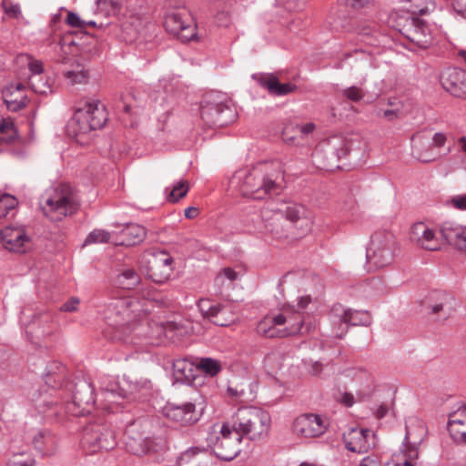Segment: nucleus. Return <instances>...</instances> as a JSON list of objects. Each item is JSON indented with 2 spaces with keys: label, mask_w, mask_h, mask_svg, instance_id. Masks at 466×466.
Listing matches in <instances>:
<instances>
[{
  "label": "nucleus",
  "mask_w": 466,
  "mask_h": 466,
  "mask_svg": "<svg viewBox=\"0 0 466 466\" xmlns=\"http://www.w3.org/2000/svg\"><path fill=\"white\" fill-rule=\"evenodd\" d=\"M284 171L279 161L258 163L248 170L237 171L230 180L244 197L265 199L282 189Z\"/></svg>",
  "instance_id": "f257e3e1"
},
{
  "label": "nucleus",
  "mask_w": 466,
  "mask_h": 466,
  "mask_svg": "<svg viewBox=\"0 0 466 466\" xmlns=\"http://www.w3.org/2000/svg\"><path fill=\"white\" fill-rule=\"evenodd\" d=\"M107 121L105 106L96 99L86 100L82 107L76 110L66 126L67 136L78 144L86 145L93 132L102 128Z\"/></svg>",
  "instance_id": "f03ea898"
},
{
  "label": "nucleus",
  "mask_w": 466,
  "mask_h": 466,
  "mask_svg": "<svg viewBox=\"0 0 466 466\" xmlns=\"http://www.w3.org/2000/svg\"><path fill=\"white\" fill-rule=\"evenodd\" d=\"M314 329L315 326L311 322L305 323L302 313L291 306L285 307L276 316L264 318L257 327L258 333L267 338L306 335Z\"/></svg>",
  "instance_id": "7ed1b4c3"
},
{
  "label": "nucleus",
  "mask_w": 466,
  "mask_h": 466,
  "mask_svg": "<svg viewBox=\"0 0 466 466\" xmlns=\"http://www.w3.org/2000/svg\"><path fill=\"white\" fill-rule=\"evenodd\" d=\"M242 435L228 423L213 424L207 435L208 447L217 458L222 461H232L240 452Z\"/></svg>",
  "instance_id": "20e7f679"
},
{
  "label": "nucleus",
  "mask_w": 466,
  "mask_h": 466,
  "mask_svg": "<svg viewBox=\"0 0 466 466\" xmlns=\"http://www.w3.org/2000/svg\"><path fill=\"white\" fill-rule=\"evenodd\" d=\"M270 424L271 418L269 413L257 407L238 410L233 423L234 429L242 437L245 435L251 441L266 437L269 431Z\"/></svg>",
  "instance_id": "39448f33"
},
{
  "label": "nucleus",
  "mask_w": 466,
  "mask_h": 466,
  "mask_svg": "<svg viewBox=\"0 0 466 466\" xmlns=\"http://www.w3.org/2000/svg\"><path fill=\"white\" fill-rule=\"evenodd\" d=\"M79 208V203L71 186L59 185L42 206V210L46 218L52 221H60L64 217L75 214Z\"/></svg>",
  "instance_id": "423d86ee"
},
{
  "label": "nucleus",
  "mask_w": 466,
  "mask_h": 466,
  "mask_svg": "<svg viewBox=\"0 0 466 466\" xmlns=\"http://www.w3.org/2000/svg\"><path fill=\"white\" fill-rule=\"evenodd\" d=\"M200 116L208 127H223L236 119L235 110L217 93L207 95L201 104Z\"/></svg>",
  "instance_id": "0eeeda50"
},
{
  "label": "nucleus",
  "mask_w": 466,
  "mask_h": 466,
  "mask_svg": "<svg viewBox=\"0 0 466 466\" xmlns=\"http://www.w3.org/2000/svg\"><path fill=\"white\" fill-rule=\"evenodd\" d=\"M395 250L394 235L385 230L377 231L371 236L367 248V262L374 268H384L392 263Z\"/></svg>",
  "instance_id": "6e6552de"
},
{
  "label": "nucleus",
  "mask_w": 466,
  "mask_h": 466,
  "mask_svg": "<svg viewBox=\"0 0 466 466\" xmlns=\"http://www.w3.org/2000/svg\"><path fill=\"white\" fill-rule=\"evenodd\" d=\"M333 326L331 336L341 339L348 330V326H368L371 318L368 311L352 310L344 308L341 304H335L329 314Z\"/></svg>",
  "instance_id": "1a4fd4ad"
},
{
  "label": "nucleus",
  "mask_w": 466,
  "mask_h": 466,
  "mask_svg": "<svg viewBox=\"0 0 466 466\" xmlns=\"http://www.w3.org/2000/svg\"><path fill=\"white\" fill-rule=\"evenodd\" d=\"M131 303L127 299H116L111 301L104 310V319L115 330V339H122L123 335L130 329V323L134 319L130 309Z\"/></svg>",
  "instance_id": "9d476101"
},
{
  "label": "nucleus",
  "mask_w": 466,
  "mask_h": 466,
  "mask_svg": "<svg viewBox=\"0 0 466 466\" xmlns=\"http://www.w3.org/2000/svg\"><path fill=\"white\" fill-rule=\"evenodd\" d=\"M81 444L87 452L95 453L114 449L116 441L114 432L106 425L96 422L85 427Z\"/></svg>",
  "instance_id": "9b49d317"
},
{
  "label": "nucleus",
  "mask_w": 466,
  "mask_h": 466,
  "mask_svg": "<svg viewBox=\"0 0 466 466\" xmlns=\"http://www.w3.org/2000/svg\"><path fill=\"white\" fill-rule=\"evenodd\" d=\"M148 427V421L144 419L136 420L127 427L126 447L130 453L142 456L151 451L153 441L147 436Z\"/></svg>",
  "instance_id": "f8f14e48"
},
{
  "label": "nucleus",
  "mask_w": 466,
  "mask_h": 466,
  "mask_svg": "<svg viewBox=\"0 0 466 466\" xmlns=\"http://www.w3.org/2000/svg\"><path fill=\"white\" fill-rule=\"evenodd\" d=\"M397 26L403 36L420 48H427L431 44V34L424 21L409 15L400 16Z\"/></svg>",
  "instance_id": "ddd939ff"
},
{
  "label": "nucleus",
  "mask_w": 466,
  "mask_h": 466,
  "mask_svg": "<svg viewBox=\"0 0 466 466\" xmlns=\"http://www.w3.org/2000/svg\"><path fill=\"white\" fill-rule=\"evenodd\" d=\"M72 401L66 410L73 416H84L91 411L95 404L94 388L86 380H79L74 385Z\"/></svg>",
  "instance_id": "4468645a"
},
{
  "label": "nucleus",
  "mask_w": 466,
  "mask_h": 466,
  "mask_svg": "<svg viewBox=\"0 0 466 466\" xmlns=\"http://www.w3.org/2000/svg\"><path fill=\"white\" fill-rule=\"evenodd\" d=\"M164 26L167 32L182 42L193 40L197 36V26L191 15L186 12H170L166 15Z\"/></svg>",
  "instance_id": "2eb2a0df"
},
{
  "label": "nucleus",
  "mask_w": 466,
  "mask_h": 466,
  "mask_svg": "<svg viewBox=\"0 0 466 466\" xmlns=\"http://www.w3.org/2000/svg\"><path fill=\"white\" fill-rule=\"evenodd\" d=\"M198 307L203 318L217 326H228L236 319L234 308L230 303L222 304L208 299H202L198 301Z\"/></svg>",
  "instance_id": "dca6fc26"
},
{
  "label": "nucleus",
  "mask_w": 466,
  "mask_h": 466,
  "mask_svg": "<svg viewBox=\"0 0 466 466\" xmlns=\"http://www.w3.org/2000/svg\"><path fill=\"white\" fill-rule=\"evenodd\" d=\"M328 419L319 414L304 413L298 416L292 424L293 433L302 438H316L325 433Z\"/></svg>",
  "instance_id": "f3484780"
},
{
  "label": "nucleus",
  "mask_w": 466,
  "mask_h": 466,
  "mask_svg": "<svg viewBox=\"0 0 466 466\" xmlns=\"http://www.w3.org/2000/svg\"><path fill=\"white\" fill-rule=\"evenodd\" d=\"M163 414L169 420L182 427L194 425L199 420L201 415L196 410V403L193 401L167 403L163 408Z\"/></svg>",
  "instance_id": "a211bd4d"
},
{
  "label": "nucleus",
  "mask_w": 466,
  "mask_h": 466,
  "mask_svg": "<svg viewBox=\"0 0 466 466\" xmlns=\"http://www.w3.org/2000/svg\"><path fill=\"white\" fill-rule=\"evenodd\" d=\"M347 450L352 452L364 453L375 447V434L369 429L350 428L343 434Z\"/></svg>",
  "instance_id": "6ab92c4d"
},
{
  "label": "nucleus",
  "mask_w": 466,
  "mask_h": 466,
  "mask_svg": "<svg viewBox=\"0 0 466 466\" xmlns=\"http://www.w3.org/2000/svg\"><path fill=\"white\" fill-rule=\"evenodd\" d=\"M26 439L43 456H51L57 451V439L49 429H32L26 432Z\"/></svg>",
  "instance_id": "aec40b11"
},
{
  "label": "nucleus",
  "mask_w": 466,
  "mask_h": 466,
  "mask_svg": "<svg viewBox=\"0 0 466 466\" xmlns=\"http://www.w3.org/2000/svg\"><path fill=\"white\" fill-rule=\"evenodd\" d=\"M442 87L452 96L466 99V71L460 68H446L440 76Z\"/></svg>",
  "instance_id": "412c9836"
},
{
  "label": "nucleus",
  "mask_w": 466,
  "mask_h": 466,
  "mask_svg": "<svg viewBox=\"0 0 466 466\" xmlns=\"http://www.w3.org/2000/svg\"><path fill=\"white\" fill-rule=\"evenodd\" d=\"M173 258L165 251H158L153 255L149 262L148 274L156 283H163L169 279L173 271Z\"/></svg>",
  "instance_id": "4be33fe9"
},
{
  "label": "nucleus",
  "mask_w": 466,
  "mask_h": 466,
  "mask_svg": "<svg viewBox=\"0 0 466 466\" xmlns=\"http://www.w3.org/2000/svg\"><path fill=\"white\" fill-rule=\"evenodd\" d=\"M0 238L5 248L17 253L25 252L30 241L25 229L20 227L6 226L1 229Z\"/></svg>",
  "instance_id": "5701e85b"
},
{
  "label": "nucleus",
  "mask_w": 466,
  "mask_h": 466,
  "mask_svg": "<svg viewBox=\"0 0 466 466\" xmlns=\"http://www.w3.org/2000/svg\"><path fill=\"white\" fill-rule=\"evenodd\" d=\"M410 238L412 242L424 249L434 251L441 248V241L436 232L423 222L413 224Z\"/></svg>",
  "instance_id": "b1692460"
},
{
  "label": "nucleus",
  "mask_w": 466,
  "mask_h": 466,
  "mask_svg": "<svg viewBox=\"0 0 466 466\" xmlns=\"http://www.w3.org/2000/svg\"><path fill=\"white\" fill-rule=\"evenodd\" d=\"M420 434L413 436L410 427H407V432L404 438V450L402 451L405 460L402 466H418L417 460L419 458V445L422 442L426 431L420 423H419Z\"/></svg>",
  "instance_id": "393cba45"
},
{
  "label": "nucleus",
  "mask_w": 466,
  "mask_h": 466,
  "mask_svg": "<svg viewBox=\"0 0 466 466\" xmlns=\"http://www.w3.org/2000/svg\"><path fill=\"white\" fill-rule=\"evenodd\" d=\"M113 244L116 246L131 247L138 245L146 238L147 231L144 227L130 223L124 226L119 231L114 232Z\"/></svg>",
  "instance_id": "a878e982"
},
{
  "label": "nucleus",
  "mask_w": 466,
  "mask_h": 466,
  "mask_svg": "<svg viewBox=\"0 0 466 466\" xmlns=\"http://www.w3.org/2000/svg\"><path fill=\"white\" fill-rule=\"evenodd\" d=\"M252 78L263 88H266L273 96H282L297 90V86L292 83H280L273 74H254Z\"/></svg>",
  "instance_id": "bb28decb"
},
{
  "label": "nucleus",
  "mask_w": 466,
  "mask_h": 466,
  "mask_svg": "<svg viewBox=\"0 0 466 466\" xmlns=\"http://www.w3.org/2000/svg\"><path fill=\"white\" fill-rule=\"evenodd\" d=\"M441 233L450 245L466 252V226L446 221L441 226Z\"/></svg>",
  "instance_id": "cd10ccee"
},
{
  "label": "nucleus",
  "mask_w": 466,
  "mask_h": 466,
  "mask_svg": "<svg viewBox=\"0 0 466 466\" xmlns=\"http://www.w3.org/2000/svg\"><path fill=\"white\" fill-rule=\"evenodd\" d=\"M424 307L431 310V314L441 313V319H447L451 311V298L443 291L431 292L424 300Z\"/></svg>",
  "instance_id": "c85d7f7f"
},
{
  "label": "nucleus",
  "mask_w": 466,
  "mask_h": 466,
  "mask_svg": "<svg viewBox=\"0 0 466 466\" xmlns=\"http://www.w3.org/2000/svg\"><path fill=\"white\" fill-rule=\"evenodd\" d=\"M466 426V405L461 404L457 410L449 416L448 431L451 437L458 443H466V431H460V427Z\"/></svg>",
  "instance_id": "c756f323"
},
{
  "label": "nucleus",
  "mask_w": 466,
  "mask_h": 466,
  "mask_svg": "<svg viewBox=\"0 0 466 466\" xmlns=\"http://www.w3.org/2000/svg\"><path fill=\"white\" fill-rule=\"evenodd\" d=\"M129 391L124 389L119 382L110 381L106 386L102 388V395L104 400L107 402L106 409L109 412H114L113 404H120V400L127 399Z\"/></svg>",
  "instance_id": "7c9ffc66"
},
{
  "label": "nucleus",
  "mask_w": 466,
  "mask_h": 466,
  "mask_svg": "<svg viewBox=\"0 0 466 466\" xmlns=\"http://www.w3.org/2000/svg\"><path fill=\"white\" fill-rule=\"evenodd\" d=\"M305 209L300 205H291L286 208L284 212H278L274 215V218H272V221L269 222L266 227L268 230L272 232L273 234H276L278 236H280L279 230L277 228L278 222L280 220V218L283 217V215L286 217L288 220L290 222L296 223L302 219L304 215Z\"/></svg>",
  "instance_id": "2f4dec72"
},
{
  "label": "nucleus",
  "mask_w": 466,
  "mask_h": 466,
  "mask_svg": "<svg viewBox=\"0 0 466 466\" xmlns=\"http://www.w3.org/2000/svg\"><path fill=\"white\" fill-rule=\"evenodd\" d=\"M196 370L194 364L187 360H177L173 363V377L177 382L190 384Z\"/></svg>",
  "instance_id": "473e14b6"
},
{
  "label": "nucleus",
  "mask_w": 466,
  "mask_h": 466,
  "mask_svg": "<svg viewBox=\"0 0 466 466\" xmlns=\"http://www.w3.org/2000/svg\"><path fill=\"white\" fill-rule=\"evenodd\" d=\"M315 128V125L313 123H307L305 125H298V124H289L285 126L282 131L283 140L289 144L295 143L297 137L289 136L290 132H295L299 135L301 138L304 139L306 136L311 133Z\"/></svg>",
  "instance_id": "72a5a7b5"
},
{
  "label": "nucleus",
  "mask_w": 466,
  "mask_h": 466,
  "mask_svg": "<svg viewBox=\"0 0 466 466\" xmlns=\"http://www.w3.org/2000/svg\"><path fill=\"white\" fill-rule=\"evenodd\" d=\"M140 282V276L134 268H126L116 278V284L124 289H132Z\"/></svg>",
  "instance_id": "f704fd0d"
},
{
  "label": "nucleus",
  "mask_w": 466,
  "mask_h": 466,
  "mask_svg": "<svg viewBox=\"0 0 466 466\" xmlns=\"http://www.w3.org/2000/svg\"><path fill=\"white\" fill-rule=\"evenodd\" d=\"M18 138L17 130L12 120L1 119L0 121V145L5 143L7 145L14 144Z\"/></svg>",
  "instance_id": "c9c22d12"
},
{
  "label": "nucleus",
  "mask_w": 466,
  "mask_h": 466,
  "mask_svg": "<svg viewBox=\"0 0 466 466\" xmlns=\"http://www.w3.org/2000/svg\"><path fill=\"white\" fill-rule=\"evenodd\" d=\"M28 84L30 88L36 94L47 95L52 92L49 79L41 74L30 75Z\"/></svg>",
  "instance_id": "e433bc0d"
},
{
  "label": "nucleus",
  "mask_w": 466,
  "mask_h": 466,
  "mask_svg": "<svg viewBox=\"0 0 466 466\" xmlns=\"http://www.w3.org/2000/svg\"><path fill=\"white\" fill-rule=\"evenodd\" d=\"M4 100L6 104L8 110L12 112H17L25 108L27 105V97L25 95L14 96V92L11 90H5L4 92Z\"/></svg>",
  "instance_id": "4c0bfd02"
},
{
  "label": "nucleus",
  "mask_w": 466,
  "mask_h": 466,
  "mask_svg": "<svg viewBox=\"0 0 466 466\" xmlns=\"http://www.w3.org/2000/svg\"><path fill=\"white\" fill-rule=\"evenodd\" d=\"M18 206V200L7 193H0V219L6 218L9 214L13 217L14 211Z\"/></svg>",
  "instance_id": "58836bf2"
},
{
  "label": "nucleus",
  "mask_w": 466,
  "mask_h": 466,
  "mask_svg": "<svg viewBox=\"0 0 466 466\" xmlns=\"http://www.w3.org/2000/svg\"><path fill=\"white\" fill-rule=\"evenodd\" d=\"M64 76L68 80L70 85L83 84L88 77L87 71L79 63L74 66V68L64 72Z\"/></svg>",
  "instance_id": "ea45409f"
},
{
  "label": "nucleus",
  "mask_w": 466,
  "mask_h": 466,
  "mask_svg": "<svg viewBox=\"0 0 466 466\" xmlns=\"http://www.w3.org/2000/svg\"><path fill=\"white\" fill-rule=\"evenodd\" d=\"M115 238L114 232L110 233L104 229H94L86 237L84 245L93 243H112Z\"/></svg>",
  "instance_id": "a19ab883"
},
{
  "label": "nucleus",
  "mask_w": 466,
  "mask_h": 466,
  "mask_svg": "<svg viewBox=\"0 0 466 466\" xmlns=\"http://www.w3.org/2000/svg\"><path fill=\"white\" fill-rule=\"evenodd\" d=\"M6 466H35V461L25 451L12 452Z\"/></svg>",
  "instance_id": "79ce46f5"
},
{
  "label": "nucleus",
  "mask_w": 466,
  "mask_h": 466,
  "mask_svg": "<svg viewBox=\"0 0 466 466\" xmlns=\"http://www.w3.org/2000/svg\"><path fill=\"white\" fill-rule=\"evenodd\" d=\"M199 367L210 376L217 375L221 370L219 362L210 358L202 359Z\"/></svg>",
  "instance_id": "37998d69"
},
{
  "label": "nucleus",
  "mask_w": 466,
  "mask_h": 466,
  "mask_svg": "<svg viewBox=\"0 0 466 466\" xmlns=\"http://www.w3.org/2000/svg\"><path fill=\"white\" fill-rule=\"evenodd\" d=\"M341 94L345 98L352 102H359L365 96L364 90L356 86H352L343 89L341 91Z\"/></svg>",
  "instance_id": "c03bdc74"
},
{
  "label": "nucleus",
  "mask_w": 466,
  "mask_h": 466,
  "mask_svg": "<svg viewBox=\"0 0 466 466\" xmlns=\"http://www.w3.org/2000/svg\"><path fill=\"white\" fill-rule=\"evenodd\" d=\"M188 187L187 186V181L181 180L178 182L177 186L173 187L171 190L168 200L170 202L176 203L182 198H184L187 193Z\"/></svg>",
  "instance_id": "a18cd8bd"
},
{
  "label": "nucleus",
  "mask_w": 466,
  "mask_h": 466,
  "mask_svg": "<svg viewBox=\"0 0 466 466\" xmlns=\"http://www.w3.org/2000/svg\"><path fill=\"white\" fill-rule=\"evenodd\" d=\"M352 149V142L346 138L340 139L339 141L338 146H334L332 147V154L337 157V158H341L346 157L350 150Z\"/></svg>",
  "instance_id": "49530a36"
},
{
  "label": "nucleus",
  "mask_w": 466,
  "mask_h": 466,
  "mask_svg": "<svg viewBox=\"0 0 466 466\" xmlns=\"http://www.w3.org/2000/svg\"><path fill=\"white\" fill-rule=\"evenodd\" d=\"M134 20V19H131ZM122 32L124 34V39L127 42H133L138 35V30L137 26H134L133 21H126L121 25Z\"/></svg>",
  "instance_id": "de8ad7c7"
},
{
  "label": "nucleus",
  "mask_w": 466,
  "mask_h": 466,
  "mask_svg": "<svg viewBox=\"0 0 466 466\" xmlns=\"http://www.w3.org/2000/svg\"><path fill=\"white\" fill-rule=\"evenodd\" d=\"M238 274L230 268H225L215 279L218 286H222L224 280L228 279L229 281H234L238 279Z\"/></svg>",
  "instance_id": "09e8293b"
},
{
  "label": "nucleus",
  "mask_w": 466,
  "mask_h": 466,
  "mask_svg": "<svg viewBox=\"0 0 466 466\" xmlns=\"http://www.w3.org/2000/svg\"><path fill=\"white\" fill-rule=\"evenodd\" d=\"M2 5L4 7L5 13L9 17L17 18L21 14L20 6L17 4H13L10 1L5 0V1H3Z\"/></svg>",
  "instance_id": "8fccbe9b"
},
{
  "label": "nucleus",
  "mask_w": 466,
  "mask_h": 466,
  "mask_svg": "<svg viewBox=\"0 0 466 466\" xmlns=\"http://www.w3.org/2000/svg\"><path fill=\"white\" fill-rule=\"evenodd\" d=\"M66 23L76 28H85L86 21L82 20L77 14L69 11L66 15Z\"/></svg>",
  "instance_id": "3c124183"
},
{
  "label": "nucleus",
  "mask_w": 466,
  "mask_h": 466,
  "mask_svg": "<svg viewBox=\"0 0 466 466\" xmlns=\"http://www.w3.org/2000/svg\"><path fill=\"white\" fill-rule=\"evenodd\" d=\"M345 5L350 6L354 9H360L368 5L371 0H339Z\"/></svg>",
  "instance_id": "603ef678"
},
{
  "label": "nucleus",
  "mask_w": 466,
  "mask_h": 466,
  "mask_svg": "<svg viewBox=\"0 0 466 466\" xmlns=\"http://www.w3.org/2000/svg\"><path fill=\"white\" fill-rule=\"evenodd\" d=\"M79 304V299L77 298H71L69 300H67L66 303H64L60 309L62 311L66 312H73L76 311L77 309V305Z\"/></svg>",
  "instance_id": "864d4df0"
},
{
  "label": "nucleus",
  "mask_w": 466,
  "mask_h": 466,
  "mask_svg": "<svg viewBox=\"0 0 466 466\" xmlns=\"http://www.w3.org/2000/svg\"><path fill=\"white\" fill-rule=\"evenodd\" d=\"M452 6L457 14L466 18V0H453Z\"/></svg>",
  "instance_id": "5fc2aeb1"
},
{
  "label": "nucleus",
  "mask_w": 466,
  "mask_h": 466,
  "mask_svg": "<svg viewBox=\"0 0 466 466\" xmlns=\"http://www.w3.org/2000/svg\"><path fill=\"white\" fill-rule=\"evenodd\" d=\"M447 140V137L444 133L438 132L433 135L432 145L436 147H441L444 146Z\"/></svg>",
  "instance_id": "6e6d98bb"
},
{
  "label": "nucleus",
  "mask_w": 466,
  "mask_h": 466,
  "mask_svg": "<svg viewBox=\"0 0 466 466\" xmlns=\"http://www.w3.org/2000/svg\"><path fill=\"white\" fill-rule=\"evenodd\" d=\"M360 466H381L378 458L374 455L367 456L363 458L360 463Z\"/></svg>",
  "instance_id": "4d7b16f0"
},
{
  "label": "nucleus",
  "mask_w": 466,
  "mask_h": 466,
  "mask_svg": "<svg viewBox=\"0 0 466 466\" xmlns=\"http://www.w3.org/2000/svg\"><path fill=\"white\" fill-rule=\"evenodd\" d=\"M455 208L466 210V195L456 196L451 200Z\"/></svg>",
  "instance_id": "13d9d810"
},
{
  "label": "nucleus",
  "mask_w": 466,
  "mask_h": 466,
  "mask_svg": "<svg viewBox=\"0 0 466 466\" xmlns=\"http://www.w3.org/2000/svg\"><path fill=\"white\" fill-rule=\"evenodd\" d=\"M280 359V356L276 353H271L266 356L265 358V366L269 368L270 370H274V364L278 362Z\"/></svg>",
  "instance_id": "bf43d9fd"
},
{
  "label": "nucleus",
  "mask_w": 466,
  "mask_h": 466,
  "mask_svg": "<svg viewBox=\"0 0 466 466\" xmlns=\"http://www.w3.org/2000/svg\"><path fill=\"white\" fill-rule=\"evenodd\" d=\"M31 75L41 74L43 75V65L40 61H32L28 65Z\"/></svg>",
  "instance_id": "052dcab7"
},
{
  "label": "nucleus",
  "mask_w": 466,
  "mask_h": 466,
  "mask_svg": "<svg viewBox=\"0 0 466 466\" xmlns=\"http://www.w3.org/2000/svg\"><path fill=\"white\" fill-rule=\"evenodd\" d=\"M62 369V366L59 362H53L48 367H46V372L45 373V376L46 378H50L53 375L56 374V370Z\"/></svg>",
  "instance_id": "680f3d73"
},
{
  "label": "nucleus",
  "mask_w": 466,
  "mask_h": 466,
  "mask_svg": "<svg viewBox=\"0 0 466 466\" xmlns=\"http://www.w3.org/2000/svg\"><path fill=\"white\" fill-rule=\"evenodd\" d=\"M419 423H420L424 427L423 423L418 420H410V422L406 424V428H410L413 436H418L420 434Z\"/></svg>",
  "instance_id": "e2e57ef3"
},
{
  "label": "nucleus",
  "mask_w": 466,
  "mask_h": 466,
  "mask_svg": "<svg viewBox=\"0 0 466 466\" xmlns=\"http://www.w3.org/2000/svg\"><path fill=\"white\" fill-rule=\"evenodd\" d=\"M379 115L388 120H393L394 118L397 117L398 111L392 110V109H385V110H380Z\"/></svg>",
  "instance_id": "0e129e2a"
},
{
  "label": "nucleus",
  "mask_w": 466,
  "mask_h": 466,
  "mask_svg": "<svg viewBox=\"0 0 466 466\" xmlns=\"http://www.w3.org/2000/svg\"><path fill=\"white\" fill-rule=\"evenodd\" d=\"M228 391L232 397H236V398H240V397L244 396L245 392H246V390L243 387H240L238 389V388H234L232 386H228Z\"/></svg>",
  "instance_id": "69168bd1"
},
{
  "label": "nucleus",
  "mask_w": 466,
  "mask_h": 466,
  "mask_svg": "<svg viewBox=\"0 0 466 466\" xmlns=\"http://www.w3.org/2000/svg\"><path fill=\"white\" fill-rule=\"evenodd\" d=\"M185 217L188 219L195 218L198 215V209L195 207H188L185 209Z\"/></svg>",
  "instance_id": "338daca9"
},
{
  "label": "nucleus",
  "mask_w": 466,
  "mask_h": 466,
  "mask_svg": "<svg viewBox=\"0 0 466 466\" xmlns=\"http://www.w3.org/2000/svg\"><path fill=\"white\" fill-rule=\"evenodd\" d=\"M341 402L347 407H350L354 403V397L351 393H344L341 398Z\"/></svg>",
  "instance_id": "774afa93"
}]
</instances>
